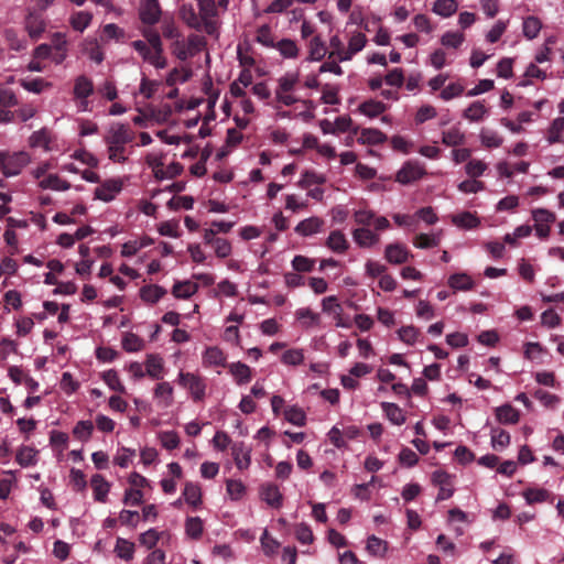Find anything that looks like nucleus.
I'll list each match as a JSON object with an SVG mask.
<instances>
[{
    "label": "nucleus",
    "instance_id": "f257e3e1",
    "mask_svg": "<svg viewBox=\"0 0 564 564\" xmlns=\"http://www.w3.org/2000/svg\"><path fill=\"white\" fill-rule=\"evenodd\" d=\"M134 135L129 124L112 123L105 137V142L108 147L109 160L116 163H124L127 156L124 155L126 145L133 140Z\"/></svg>",
    "mask_w": 564,
    "mask_h": 564
},
{
    "label": "nucleus",
    "instance_id": "f03ea898",
    "mask_svg": "<svg viewBox=\"0 0 564 564\" xmlns=\"http://www.w3.org/2000/svg\"><path fill=\"white\" fill-rule=\"evenodd\" d=\"M29 162L30 155L26 152L9 153L0 151V170L7 177L20 174Z\"/></svg>",
    "mask_w": 564,
    "mask_h": 564
},
{
    "label": "nucleus",
    "instance_id": "7ed1b4c3",
    "mask_svg": "<svg viewBox=\"0 0 564 564\" xmlns=\"http://www.w3.org/2000/svg\"><path fill=\"white\" fill-rule=\"evenodd\" d=\"M178 383L189 391L195 402L205 398L206 383L202 377L192 372H180Z\"/></svg>",
    "mask_w": 564,
    "mask_h": 564
},
{
    "label": "nucleus",
    "instance_id": "20e7f679",
    "mask_svg": "<svg viewBox=\"0 0 564 564\" xmlns=\"http://www.w3.org/2000/svg\"><path fill=\"white\" fill-rule=\"evenodd\" d=\"M426 174L424 165L417 161H406L398 171L395 181L402 185H408L421 180Z\"/></svg>",
    "mask_w": 564,
    "mask_h": 564
},
{
    "label": "nucleus",
    "instance_id": "39448f33",
    "mask_svg": "<svg viewBox=\"0 0 564 564\" xmlns=\"http://www.w3.org/2000/svg\"><path fill=\"white\" fill-rule=\"evenodd\" d=\"M43 12L44 11L36 9H30L24 20L25 30L29 36L34 41L40 39L46 29Z\"/></svg>",
    "mask_w": 564,
    "mask_h": 564
},
{
    "label": "nucleus",
    "instance_id": "423d86ee",
    "mask_svg": "<svg viewBox=\"0 0 564 564\" xmlns=\"http://www.w3.org/2000/svg\"><path fill=\"white\" fill-rule=\"evenodd\" d=\"M161 7L159 0H142L139 9V17L143 24L154 25L160 21Z\"/></svg>",
    "mask_w": 564,
    "mask_h": 564
},
{
    "label": "nucleus",
    "instance_id": "0eeeda50",
    "mask_svg": "<svg viewBox=\"0 0 564 564\" xmlns=\"http://www.w3.org/2000/svg\"><path fill=\"white\" fill-rule=\"evenodd\" d=\"M433 485L440 488L436 501L449 499L454 494L453 482L451 476L444 470H435L432 474Z\"/></svg>",
    "mask_w": 564,
    "mask_h": 564
},
{
    "label": "nucleus",
    "instance_id": "6e6552de",
    "mask_svg": "<svg viewBox=\"0 0 564 564\" xmlns=\"http://www.w3.org/2000/svg\"><path fill=\"white\" fill-rule=\"evenodd\" d=\"M412 257L410 251L401 243H390L386 247L384 258L389 263L402 264Z\"/></svg>",
    "mask_w": 564,
    "mask_h": 564
},
{
    "label": "nucleus",
    "instance_id": "1a4fd4ad",
    "mask_svg": "<svg viewBox=\"0 0 564 564\" xmlns=\"http://www.w3.org/2000/svg\"><path fill=\"white\" fill-rule=\"evenodd\" d=\"M122 189V183L117 180H107L95 189V198L104 202L112 200Z\"/></svg>",
    "mask_w": 564,
    "mask_h": 564
},
{
    "label": "nucleus",
    "instance_id": "9d476101",
    "mask_svg": "<svg viewBox=\"0 0 564 564\" xmlns=\"http://www.w3.org/2000/svg\"><path fill=\"white\" fill-rule=\"evenodd\" d=\"M260 495L270 507L279 509L282 507L283 496L275 484H263L260 488Z\"/></svg>",
    "mask_w": 564,
    "mask_h": 564
},
{
    "label": "nucleus",
    "instance_id": "9b49d317",
    "mask_svg": "<svg viewBox=\"0 0 564 564\" xmlns=\"http://www.w3.org/2000/svg\"><path fill=\"white\" fill-rule=\"evenodd\" d=\"M202 359L205 367H228L226 354L217 346L207 347Z\"/></svg>",
    "mask_w": 564,
    "mask_h": 564
},
{
    "label": "nucleus",
    "instance_id": "f8f14e48",
    "mask_svg": "<svg viewBox=\"0 0 564 564\" xmlns=\"http://www.w3.org/2000/svg\"><path fill=\"white\" fill-rule=\"evenodd\" d=\"M308 48V61L319 62L327 54L326 43L322 40L321 35H314L307 43Z\"/></svg>",
    "mask_w": 564,
    "mask_h": 564
},
{
    "label": "nucleus",
    "instance_id": "ddd939ff",
    "mask_svg": "<svg viewBox=\"0 0 564 564\" xmlns=\"http://www.w3.org/2000/svg\"><path fill=\"white\" fill-rule=\"evenodd\" d=\"M355 242L361 248H369L379 242L380 238L370 229L361 227L352 231Z\"/></svg>",
    "mask_w": 564,
    "mask_h": 564
},
{
    "label": "nucleus",
    "instance_id": "4468645a",
    "mask_svg": "<svg viewBox=\"0 0 564 564\" xmlns=\"http://www.w3.org/2000/svg\"><path fill=\"white\" fill-rule=\"evenodd\" d=\"M488 115L484 100L471 102L464 111L463 117L471 122H479Z\"/></svg>",
    "mask_w": 564,
    "mask_h": 564
},
{
    "label": "nucleus",
    "instance_id": "2eb2a0df",
    "mask_svg": "<svg viewBox=\"0 0 564 564\" xmlns=\"http://www.w3.org/2000/svg\"><path fill=\"white\" fill-rule=\"evenodd\" d=\"M90 485L94 490V498L96 501L105 502L110 489L109 482L100 474H96L90 479Z\"/></svg>",
    "mask_w": 564,
    "mask_h": 564
},
{
    "label": "nucleus",
    "instance_id": "dca6fc26",
    "mask_svg": "<svg viewBox=\"0 0 564 564\" xmlns=\"http://www.w3.org/2000/svg\"><path fill=\"white\" fill-rule=\"evenodd\" d=\"M326 247L336 253H344L349 248V243L340 230H334L326 239Z\"/></svg>",
    "mask_w": 564,
    "mask_h": 564
},
{
    "label": "nucleus",
    "instance_id": "f3484780",
    "mask_svg": "<svg viewBox=\"0 0 564 564\" xmlns=\"http://www.w3.org/2000/svg\"><path fill=\"white\" fill-rule=\"evenodd\" d=\"M387 140V135L378 129L365 128L361 129L358 142L361 144L377 145L381 144Z\"/></svg>",
    "mask_w": 564,
    "mask_h": 564
},
{
    "label": "nucleus",
    "instance_id": "a211bd4d",
    "mask_svg": "<svg viewBox=\"0 0 564 564\" xmlns=\"http://www.w3.org/2000/svg\"><path fill=\"white\" fill-rule=\"evenodd\" d=\"M183 497L189 506L197 508L202 505V489L198 484L187 481L184 486Z\"/></svg>",
    "mask_w": 564,
    "mask_h": 564
},
{
    "label": "nucleus",
    "instance_id": "6ab92c4d",
    "mask_svg": "<svg viewBox=\"0 0 564 564\" xmlns=\"http://www.w3.org/2000/svg\"><path fill=\"white\" fill-rule=\"evenodd\" d=\"M496 417L502 424H516L519 422L520 413L510 404H505L496 409Z\"/></svg>",
    "mask_w": 564,
    "mask_h": 564
},
{
    "label": "nucleus",
    "instance_id": "aec40b11",
    "mask_svg": "<svg viewBox=\"0 0 564 564\" xmlns=\"http://www.w3.org/2000/svg\"><path fill=\"white\" fill-rule=\"evenodd\" d=\"M381 408L387 416V419L394 425H402L405 422V415L402 409L395 404L390 402H382Z\"/></svg>",
    "mask_w": 564,
    "mask_h": 564
},
{
    "label": "nucleus",
    "instance_id": "412c9836",
    "mask_svg": "<svg viewBox=\"0 0 564 564\" xmlns=\"http://www.w3.org/2000/svg\"><path fill=\"white\" fill-rule=\"evenodd\" d=\"M198 291V284L192 281H178L173 285L172 294L176 299H189Z\"/></svg>",
    "mask_w": 564,
    "mask_h": 564
},
{
    "label": "nucleus",
    "instance_id": "4be33fe9",
    "mask_svg": "<svg viewBox=\"0 0 564 564\" xmlns=\"http://www.w3.org/2000/svg\"><path fill=\"white\" fill-rule=\"evenodd\" d=\"M229 372L234 376L238 384L247 383L251 380V369L240 361L228 365Z\"/></svg>",
    "mask_w": 564,
    "mask_h": 564
},
{
    "label": "nucleus",
    "instance_id": "5701e85b",
    "mask_svg": "<svg viewBox=\"0 0 564 564\" xmlns=\"http://www.w3.org/2000/svg\"><path fill=\"white\" fill-rule=\"evenodd\" d=\"M165 294H166V290L156 284L144 285L140 289V297L144 302H149L152 304L156 303Z\"/></svg>",
    "mask_w": 564,
    "mask_h": 564
},
{
    "label": "nucleus",
    "instance_id": "b1692460",
    "mask_svg": "<svg viewBox=\"0 0 564 564\" xmlns=\"http://www.w3.org/2000/svg\"><path fill=\"white\" fill-rule=\"evenodd\" d=\"M39 186L43 189L53 191H67L70 188V184L62 180L57 174H50L40 181Z\"/></svg>",
    "mask_w": 564,
    "mask_h": 564
},
{
    "label": "nucleus",
    "instance_id": "393cba45",
    "mask_svg": "<svg viewBox=\"0 0 564 564\" xmlns=\"http://www.w3.org/2000/svg\"><path fill=\"white\" fill-rule=\"evenodd\" d=\"M94 91L93 82L85 75H80L75 80L74 95L76 98L86 99Z\"/></svg>",
    "mask_w": 564,
    "mask_h": 564
},
{
    "label": "nucleus",
    "instance_id": "a878e982",
    "mask_svg": "<svg viewBox=\"0 0 564 564\" xmlns=\"http://www.w3.org/2000/svg\"><path fill=\"white\" fill-rule=\"evenodd\" d=\"M465 133L458 127L442 132V143L446 147H458L465 143Z\"/></svg>",
    "mask_w": 564,
    "mask_h": 564
},
{
    "label": "nucleus",
    "instance_id": "bb28decb",
    "mask_svg": "<svg viewBox=\"0 0 564 564\" xmlns=\"http://www.w3.org/2000/svg\"><path fill=\"white\" fill-rule=\"evenodd\" d=\"M37 451L31 446H22L15 455V460L22 467H29L36 464Z\"/></svg>",
    "mask_w": 564,
    "mask_h": 564
},
{
    "label": "nucleus",
    "instance_id": "cd10ccee",
    "mask_svg": "<svg viewBox=\"0 0 564 564\" xmlns=\"http://www.w3.org/2000/svg\"><path fill=\"white\" fill-rule=\"evenodd\" d=\"M145 371L152 379L162 378L163 360L159 355H149L145 361Z\"/></svg>",
    "mask_w": 564,
    "mask_h": 564
},
{
    "label": "nucleus",
    "instance_id": "c85d7f7f",
    "mask_svg": "<svg viewBox=\"0 0 564 564\" xmlns=\"http://www.w3.org/2000/svg\"><path fill=\"white\" fill-rule=\"evenodd\" d=\"M323 225V220L317 217L304 219L297 224L295 231L302 236H311L317 232Z\"/></svg>",
    "mask_w": 564,
    "mask_h": 564
},
{
    "label": "nucleus",
    "instance_id": "c756f323",
    "mask_svg": "<svg viewBox=\"0 0 564 564\" xmlns=\"http://www.w3.org/2000/svg\"><path fill=\"white\" fill-rule=\"evenodd\" d=\"M448 285L458 291H469L474 288V281L466 273H455L449 276Z\"/></svg>",
    "mask_w": 564,
    "mask_h": 564
},
{
    "label": "nucleus",
    "instance_id": "7c9ffc66",
    "mask_svg": "<svg viewBox=\"0 0 564 564\" xmlns=\"http://www.w3.org/2000/svg\"><path fill=\"white\" fill-rule=\"evenodd\" d=\"M51 132L46 128H42L31 134L29 143L32 148H43L50 150Z\"/></svg>",
    "mask_w": 564,
    "mask_h": 564
},
{
    "label": "nucleus",
    "instance_id": "2f4dec72",
    "mask_svg": "<svg viewBox=\"0 0 564 564\" xmlns=\"http://www.w3.org/2000/svg\"><path fill=\"white\" fill-rule=\"evenodd\" d=\"M272 47L276 48L285 58H295L299 55V47L295 41L291 39H282L276 44H273Z\"/></svg>",
    "mask_w": 564,
    "mask_h": 564
},
{
    "label": "nucleus",
    "instance_id": "473e14b6",
    "mask_svg": "<svg viewBox=\"0 0 564 564\" xmlns=\"http://www.w3.org/2000/svg\"><path fill=\"white\" fill-rule=\"evenodd\" d=\"M93 14L88 11H78L72 14L69 23L75 31L84 32L89 26Z\"/></svg>",
    "mask_w": 564,
    "mask_h": 564
},
{
    "label": "nucleus",
    "instance_id": "72a5a7b5",
    "mask_svg": "<svg viewBox=\"0 0 564 564\" xmlns=\"http://www.w3.org/2000/svg\"><path fill=\"white\" fill-rule=\"evenodd\" d=\"M115 552L118 557L129 562L133 558L134 543L123 538H118L115 546Z\"/></svg>",
    "mask_w": 564,
    "mask_h": 564
},
{
    "label": "nucleus",
    "instance_id": "f704fd0d",
    "mask_svg": "<svg viewBox=\"0 0 564 564\" xmlns=\"http://www.w3.org/2000/svg\"><path fill=\"white\" fill-rule=\"evenodd\" d=\"M182 20L189 26L197 31L202 30V21L196 14L192 4L183 6L180 10Z\"/></svg>",
    "mask_w": 564,
    "mask_h": 564
},
{
    "label": "nucleus",
    "instance_id": "c9c22d12",
    "mask_svg": "<svg viewBox=\"0 0 564 564\" xmlns=\"http://www.w3.org/2000/svg\"><path fill=\"white\" fill-rule=\"evenodd\" d=\"M458 8L456 0H436L433 6V12L443 17L448 18L453 15Z\"/></svg>",
    "mask_w": 564,
    "mask_h": 564
},
{
    "label": "nucleus",
    "instance_id": "e433bc0d",
    "mask_svg": "<svg viewBox=\"0 0 564 564\" xmlns=\"http://www.w3.org/2000/svg\"><path fill=\"white\" fill-rule=\"evenodd\" d=\"M387 110V106L377 100H367L359 106V111L365 116L375 118Z\"/></svg>",
    "mask_w": 564,
    "mask_h": 564
},
{
    "label": "nucleus",
    "instance_id": "4c0bfd02",
    "mask_svg": "<svg viewBox=\"0 0 564 564\" xmlns=\"http://www.w3.org/2000/svg\"><path fill=\"white\" fill-rule=\"evenodd\" d=\"M541 28L542 23L536 17L530 15L523 21V34L529 40L535 39L539 35Z\"/></svg>",
    "mask_w": 564,
    "mask_h": 564
},
{
    "label": "nucleus",
    "instance_id": "58836bf2",
    "mask_svg": "<svg viewBox=\"0 0 564 564\" xmlns=\"http://www.w3.org/2000/svg\"><path fill=\"white\" fill-rule=\"evenodd\" d=\"M203 530L204 525L199 517H189L186 519L185 531L189 538L198 540L203 534Z\"/></svg>",
    "mask_w": 564,
    "mask_h": 564
},
{
    "label": "nucleus",
    "instance_id": "ea45409f",
    "mask_svg": "<svg viewBox=\"0 0 564 564\" xmlns=\"http://www.w3.org/2000/svg\"><path fill=\"white\" fill-rule=\"evenodd\" d=\"M102 380L113 391L126 393V387L121 383L118 372L113 369L107 370L102 373Z\"/></svg>",
    "mask_w": 564,
    "mask_h": 564
},
{
    "label": "nucleus",
    "instance_id": "a19ab883",
    "mask_svg": "<svg viewBox=\"0 0 564 564\" xmlns=\"http://www.w3.org/2000/svg\"><path fill=\"white\" fill-rule=\"evenodd\" d=\"M322 311L326 314L343 315V306L336 295L326 296L322 300Z\"/></svg>",
    "mask_w": 564,
    "mask_h": 564
},
{
    "label": "nucleus",
    "instance_id": "79ce46f5",
    "mask_svg": "<svg viewBox=\"0 0 564 564\" xmlns=\"http://www.w3.org/2000/svg\"><path fill=\"white\" fill-rule=\"evenodd\" d=\"M453 223L466 229H473L479 225L478 218L469 212H464L454 216Z\"/></svg>",
    "mask_w": 564,
    "mask_h": 564
},
{
    "label": "nucleus",
    "instance_id": "37998d69",
    "mask_svg": "<svg viewBox=\"0 0 564 564\" xmlns=\"http://www.w3.org/2000/svg\"><path fill=\"white\" fill-rule=\"evenodd\" d=\"M388 549V544L386 541L377 538L376 535H371L367 541V551L376 556H384Z\"/></svg>",
    "mask_w": 564,
    "mask_h": 564
},
{
    "label": "nucleus",
    "instance_id": "c03bdc74",
    "mask_svg": "<svg viewBox=\"0 0 564 564\" xmlns=\"http://www.w3.org/2000/svg\"><path fill=\"white\" fill-rule=\"evenodd\" d=\"M260 543H261L263 553L270 557L275 555L278 552V549L280 547V543L275 539L270 536L268 530L263 531V533L260 538Z\"/></svg>",
    "mask_w": 564,
    "mask_h": 564
},
{
    "label": "nucleus",
    "instance_id": "a18cd8bd",
    "mask_svg": "<svg viewBox=\"0 0 564 564\" xmlns=\"http://www.w3.org/2000/svg\"><path fill=\"white\" fill-rule=\"evenodd\" d=\"M19 100L15 93L8 87L0 86V107L10 109L18 106Z\"/></svg>",
    "mask_w": 564,
    "mask_h": 564
},
{
    "label": "nucleus",
    "instance_id": "49530a36",
    "mask_svg": "<svg viewBox=\"0 0 564 564\" xmlns=\"http://www.w3.org/2000/svg\"><path fill=\"white\" fill-rule=\"evenodd\" d=\"M284 416L290 423H292L294 425H297V426L305 425V422H306L305 412L299 406H291V408L286 409L284 412Z\"/></svg>",
    "mask_w": 564,
    "mask_h": 564
},
{
    "label": "nucleus",
    "instance_id": "de8ad7c7",
    "mask_svg": "<svg viewBox=\"0 0 564 564\" xmlns=\"http://www.w3.org/2000/svg\"><path fill=\"white\" fill-rule=\"evenodd\" d=\"M162 446L169 451L180 446V436L175 431H164L159 434Z\"/></svg>",
    "mask_w": 564,
    "mask_h": 564
},
{
    "label": "nucleus",
    "instance_id": "09e8293b",
    "mask_svg": "<svg viewBox=\"0 0 564 564\" xmlns=\"http://www.w3.org/2000/svg\"><path fill=\"white\" fill-rule=\"evenodd\" d=\"M510 443V434L502 429L491 431V444L495 449L505 448Z\"/></svg>",
    "mask_w": 564,
    "mask_h": 564
},
{
    "label": "nucleus",
    "instance_id": "8fccbe9b",
    "mask_svg": "<svg viewBox=\"0 0 564 564\" xmlns=\"http://www.w3.org/2000/svg\"><path fill=\"white\" fill-rule=\"evenodd\" d=\"M295 315H296V318L299 321H303V323L307 327L312 326V325H317L319 323V319H321L319 314L313 312L308 307L299 308L295 312Z\"/></svg>",
    "mask_w": 564,
    "mask_h": 564
},
{
    "label": "nucleus",
    "instance_id": "3c124183",
    "mask_svg": "<svg viewBox=\"0 0 564 564\" xmlns=\"http://www.w3.org/2000/svg\"><path fill=\"white\" fill-rule=\"evenodd\" d=\"M564 130V118H556L551 123L547 133V141L550 144L561 142V134Z\"/></svg>",
    "mask_w": 564,
    "mask_h": 564
},
{
    "label": "nucleus",
    "instance_id": "603ef678",
    "mask_svg": "<svg viewBox=\"0 0 564 564\" xmlns=\"http://www.w3.org/2000/svg\"><path fill=\"white\" fill-rule=\"evenodd\" d=\"M532 218L535 225H547L554 223L556 217L555 214L545 208H536L532 210Z\"/></svg>",
    "mask_w": 564,
    "mask_h": 564
},
{
    "label": "nucleus",
    "instance_id": "864d4df0",
    "mask_svg": "<svg viewBox=\"0 0 564 564\" xmlns=\"http://www.w3.org/2000/svg\"><path fill=\"white\" fill-rule=\"evenodd\" d=\"M191 76L192 70L188 68H184L182 70L173 68L166 77V85L174 86L177 82L185 83L191 78Z\"/></svg>",
    "mask_w": 564,
    "mask_h": 564
},
{
    "label": "nucleus",
    "instance_id": "5fc2aeb1",
    "mask_svg": "<svg viewBox=\"0 0 564 564\" xmlns=\"http://www.w3.org/2000/svg\"><path fill=\"white\" fill-rule=\"evenodd\" d=\"M122 348L129 352L139 351L143 348V340L138 335L129 333L122 339Z\"/></svg>",
    "mask_w": 564,
    "mask_h": 564
},
{
    "label": "nucleus",
    "instance_id": "6e6d98bb",
    "mask_svg": "<svg viewBox=\"0 0 564 564\" xmlns=\"http://www.w3.org/2000/svg\"><path fill=\"white\" fill-rule=\"evenodd\" d=\"M94 430V425L90 421H79L73 430V434L79 441H87Z\"/></svg>",
    "mask_w": 564,
    "mask_h": 564
},
{
    "label": "nucleus",
    "instance_id": "4d7b16f0",
    "mask_svg": "<svg viewBox=\"0 0 564 564\" xmlns=\"http://www.w3.org/2000/svg\"><path fill=\"white\" fill-rule=\"evenodd\" d=\"M523 496L529 505L543 502L549 497V491L543 488H529L523 492Z\"/></svg>",
    "mask_w": 564,
    "mask_h": 564
},
{
    "label": "nucleus",
    "instance_id": "13d9d810",
    "mask_svg": "<svg viewBox=\"0 0 564 564\" xmlns=\"http://www.w3.org/2000/svg\"><path fill=\"white\" fill-rule=\"evenodd\" d=\"M399 339L408 345H413L419 335L420 330L413 325L403 326L398 330Z\"/></svg>",
    "mask_w": 564,
    "mask_h": 564
},
{
    "label": "nucleus",
    "instance_id": "bf43d9fd",
    "mask_svg": "<svg viewBox=\"0 0 564 564\" xmlns=\"http://www.w3.org/2000/svg\"><path fill=\"white\" fill-rule=\"evenodd\" d=\"M194 205V198L192 196H174L172 197L167 207L172 210H177L178 208L183 209H192Z\"/></svg>",
    "mask_w": 564,
    "mask_h": 564
},
{
    "label": "nucleus",
    "instance_id": "052dcab7",
    "mask_svg": "<svg viewBox=\"0 0 564 564\" xmlns=\"http://www.w3.org/2000/svg\"><path fill=\"white\" fill-rule=\"evenodd\" d=\"M232 455L238 469H247L251 463L250 453L243 452L242 447L234 446Z\"/></svg>",
    "mask_w": 564,
    "mask_h": 564
},
{
    "label": "nucleus",
    "instance_id": "680f3d73",
    "mask_svg": "<svg viewBox=\"0 0 564 564\" xmlns=\"http://www.w3.org/2000/svg\"><path fill=\"white\" fill-rule=\"evenodd\" d=\"M154 395L164 399V405L170 406L173 402V387L169 382H161L156 386Z\"/></svg>",
    "mask_w": 564,
    "mask_h": 564
},
{
    "label": "nucleus",
    "instance_id": "e2e57ef3",
    "mask_svg": "<svg viewBox=\"0 0 564 564\" xmlns=\"http://www.w3.org/2000/svg\"><path fill=\"white\" fill-rule=\"evenodd\" d=\"M315 260L304 256H295L292 260V267L297 272H311L314 269Z\"/></svg>",
    "mask_w": 564,
    "mask_h": 564
},
{
    "label": "nucleus",
    "instance_id": "0e129e2a",
    "mask_svg": "<svg viewBox=\"0 0 564 564\" xmlns=\"http://www.w3.org/2000/svg\"><path fill=\"white\" fill-rule=\"evenodd\" d=\"M227 492L232 500H239L245 491L246 487L240 480L228 479L226 481Z\"/></svg>",
    "mask_w": 564,
    "mask_h": 564
},
{
    "label": "nucleus",
    "instance_id": "69168bd1",
    "mask_svg": "<svg viewBox=\"0 0 564 564\" xmlns=\"http://www.w3.org/2000/svg\"><path fill=\"white\" fill-rule=\"evenodd\" d=\"M161 538V533L155 529H149L144 533H141L139 536L140 544L145 546L147 549H153Z\"/></svg>",
    "mask_w": 564,
    "mask_h": 564
},
{
    "label": "nucleus",
    "instance_id": "338daca9",
    "mask_svg": "<svg viewBox=\"0 0 564 564\" xmlns=\"http://www.w3.org/2000/svg\"><path fill=\"white\" fill-rule=\"evenodd\" d=\"M186 43L192 56L196 55L207 45L204 36L194 33L188 35Z\"/></svg>",
    "mask_w": 564,
    "mask_h": 564
},
{
    "label": "nucleus",
    "instance_id": "774afa93",
    "mask_svg": "<svg viewBox=\"0 0 564 564\" xmlns=\"http://www.w3.org/2000/svg\"><path fill=\"white\" fill-rule=\"evenodd\" d=\"M172 53L180 59L186 61L188 57H192L191 52L188 50L187 43L181 39L174 41L172 43Z\"/></svg>",
    "mask_w": 564,
    "mask_h": 564
}]
</instances>
